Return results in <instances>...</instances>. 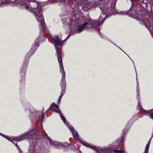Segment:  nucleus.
Segmentation results:
<instances>
[{
  "mask_svg": "<svg viewBox=\"0 0 153 153\" xmlns=\"http://www.w3.org/2000/svg\"><path fill=\"white\" fill-rule=\"evenodd\" d=\"M108 3V0H100L98 2H97L93 6H92V3H84L83 6H85V8H84L85 10L90 9L93 7H96L97 5L99 4L102 6H100V8L102 10V14L99 18L98 22L95 21L92 22H85L81 26H79L78 24L76 23L74 25V27L76 29L78 28V30L77 31L78 33H81L83 29L91 28L94 26L93 24H96V26L99 25L100 24L102 23L103 21L106 18V16H109L114 13L115 9L114 6H111V5H109L108 6L106 5Z\"/></svg>",
  "mask_w": 153,
  "mask_h": 153,
  "instance_id": "1",
  "label": "nucleus"
},
{
  "mask_svg": "<svg viewBox=\"0 0 153 153\" xmlns=\"http://www.w3.org/2000/svg\"><path fill=\"white\" fill-rule=\"evenodd\" d=\"M31 6L30 5L27 6L25 7V8L26 9H28L30 10L33 13H34V16H35L38 22H40L41 25L40 26V28L42 30H46L45 27V23L42 14V9L41 8H39L38 9V11L39 12L38 13L35 11L34 10L36 9V7H37L38 4L37 3L35 2L33 3H31L30 4Z\"/></svg>",
  "mask_w": 153,
  "mask_h": 153,
  "instance_id": "2",
  "label": "nucleus"
},
{
  "mask_svg": "<svg viewBox=\"0 0 153 153\" xmlns=\"http://www.w3.org/2000/svg\"><path fill=\"white\" fill-rule=\"evenodd\" d=\"M56 50L58 55V61L60 65L61 72L63 76L61 82V85L62 88H65V73L64 70L63 66L62 64V58L61 56V52L60 50H59L56 47Z\"/></svg>",
  "mask_w": 153,
  "mask_h": 153,
  "instance_id": "3",
  "label": "nucleus"
},
{
  "mask_svg": "<svg viewBox=\"0 0 153 153\" xmlns=\"http://www.w3.org/2000/svg\"><path fill=\"white\" fill-rule=\"evenodd\" d=\"M33 136L34 135L32 132H29L25 133L19 137H14L13 139L15 140L20 141L25 138L31 139L34 137Z\"/></svg>",
  "mask_w": 153,
  "mask_h": 153,
  "instance_id": "4",
  "label": "nucleus"
},
{
  "mask_svg": "<svg viewBox=\"0 0 153 153\" xmlns=\"http://www.w3.org/2000/svg\"><path fill=\"white\" fill-rule=\"evenodd\" d=\"M79 141L80 143L82 144L84 146H86L87 147H89L94 149V150H96L97 152L98 153H111V152H109V150L108 149H101L100 151V149H97L96 147L90 145L88 144L87 143L84 142L83 141L80 140H79Z\"/></svg>",
  "mask_w": 153,
  "mask_h": 153,
  "instance_id": "5",
  "label": "nucleus"
},
{
  "mask_svg": "<svg viewBox=\"0 0 153 153\" xmlns=\"http://www.w3.org/2000/svg\"><path fill=\"white\" fill-rule=\"evenodd\" d=\"M145 26L150 31L151 29H153V17H151L150 18V20L147 19L144 23Z\"/></svg>",
  "mask_w": 153,
  "mask_h": 153,
  "instance_id": "6",
  "label": "nucleus"
},
{
  "mask_svg": "<svg viewBox=\"0 0 153 153\" xmlns=\"http://www.w3.org/2000/svg\"><path fill=\"white\" fill-rule=\"evenodd\" d=\"M54 106H55L56 108H58V110L57 111H55L56 112L58 113L59 114V115L60 116L62 120H63V121L64 122V123L66 125L68 124V123L66 121L65 118L64 116H62V114L60 112V110L58 108H59V106L57 105H56L55 103L53 102L52 103V106H51V107H53Z\"/></svg>",
  "mask_w": 153,
  "mask_h": 153,
  "instance_id": "7",
  "label": "nucleus"
},
{
  "mask_svg": "<svg viewBox=\"0 0 153 153\" xmlns=\"http://www.w3.org/2000/svg\"><path fill=\"white\" fill-rule=\"evenodd\" d=\"M68 128L70 129L72 132L74 137L76 140H79V135L77 132L75 131L73 127L71 126H69Z\"/></svg>",
  "mask_w": 153,
  "mask_h": 153,
  "instance_id": "8",
  "label": "nucleus"
},
{
  "mask_svg": "<svg viewBox=\"0 0 153 153\" xmlns=\"http://www.w3.org/2000/svg\"><path fill=\"white\" fill-rule=\"evenodd\" d=\"M47 142H49L51 145L55 146L56 148H59L62 145L61 143L59 142L55 141H52L49 138H48V139Z\"/></svg>",
  "mask_w": 153,
  "mask_h": 153,
  "instance_id": "9",
  "label": "nucleus"
},
{
  "mask_svg": "<svg viewBox=\"0 0 153 153\" xmlns=\"http://www.w3.org/2000/svg\"><path fill=\"white\" fill-rule=\"evenodd\" d=\"M54 41L55 43V47H57L58 49L60 50V49L56 46V45H59L61 44V42L59 39V37L57 35L54 36Z\"/></svg>",
  "mask_w": 153,
  "mask_h": 153,
  "instance_id": "10",
  "label": "nucleus"
},
{
  "mask_svg": "<svg viewBox=\"0 0 153 153\" xmlns=\"http://www.w3.org/2000/svg\"><path fill=\"white\" fill-rule=\"evenodd\" d=\"M151 138L150 139V140L148 143L146 145V148H145V152L144 153H148L149 149V144L150 143V141H151Z\"/></svg>",
  "mask_w": 153,
  "mask_h": 153,
  "instance_id": "11",
  "label": "nucleus"
},
{
  "mask_svg": "<svg viewBox=\"0 0 153 153\" xmlns=\"http://www.w3.org/2000/svg\"><path fill=\"white\" fill-rule=\"evenodd\" d=\"M64 91L65 90L63 88H62L61 95L60 96L58 100V101L59 102L61 101L62 96L64 94Z\"/></svg>",
  "mask_w": 153,
  "mask_h": 153,
  "instance_id": "12",
  "label": "nucleus"
},
{
  "mask_svg": "<svg viewBox=\"0 0 153 153\" xmlns=\"http://www.w3.org/2000/svg\"><path fill=\"white\" fill-rule=\"evenodd\" d=\"M114 151L115 153H125L124 151L123 150H114Z\"/></svg>",
  "mask_w": 153,
  "mask_h": 153,
  "instance_id": "13",
  "label": "nucleus"
},
{
  "mask_svg": "<svg viewBox=\"0 0 153 153\" xmlns=\"http://www.w3.org/2000/svg\"><path fill=\"white\" fill-rule=\"evenodd\" d=\"M15 145H16V146L17 147V148L19 149V151L20 153H21L22 151H21V150L20 149L19 146L17 145V144H15Z\"/></svg>",
  "mask_w": 153,
  "mask_h": 153,
  "instance_id": "14",
  "label": "nucleus"
},
{
  "mask_svg": "<svg viewBox=\"0 0 153 153\" xmlns=\"http://www.w3.org/2000/svg\"><path fill=\"white\" fill-rule=\"evenodd\" d=\"M38 46V43H37V44H35V45H33V48L34 47H34H35L36 46Z\"/></svg>",
  "mask_w": 153,
  "mask_h": 153,
  "instance_id": "15",
  "label": "nucleus"
},
{
  "mask_svg": "<svg viewBox=\"0 0 153 153\" xmlns=\"http://www.w3.org/2000/svg\"><path fill=\"white\" fill-rule=\"evenodd\" d=\"M6 138L8 139V140L11 141H12L11 140V138L10 137H7V138Z\"/></svg>",
  "mask_w": 153,
  "mask_h": 153,
  "instance_id": "16",
  "label": "nucleus"
},
{
  "mask_svg": "<svg viewBox=\"0 0 153 153\" xmlns=\"http://www.w3.org/2000/svg\"><path fill=\"white\" fill-rule=\"evenodd\" d=\"M29 1L33 2L35 1V0H28Z\"/></svg>",
  "mask_w": 153,
  "mask_h": 153,
  "instance_id": "17",
  "label": "nucleus"
},
{
  "mask_svg": "<svg viewBox=\"0 0 153 153\" xmlns=\"http://www.w3.org/2000/svg\"><path fill=\"white\" fill-rule=\"evenodd\" d=\"M138 88H139V87H138V83H137V91H138Z\"/></svg>",
  "mask_w": 153,
  "mask_h": 153,
  "instance_id": "18",
  "label": "nucleus"
},
{
  "mask_svg": "<svg viewBox=\"0 0 153 153\" xmlns=\"http://www.w3.org/2000/svg\"><path fill=\"white\" fill-rule=\"evenodd\" d=\"M138 105L140 108L141 105L140 103L139 102H138Z\"/></svg>",
  "mask_w": 153,
  "mask_h": 153,
  "instance_id": "19",
  "label": "nucleus"
},
{
  "mask_svg": "<svg viewBox=\"0 0 153 153\" xmlns=\"http://www.w3.org/2000/svg\"><path fill=\"white\" fill-rule=\"evenodd\" d=\"M70 34L69 35L67 36V38L65 39V40H66V39L68 38L69 37H70Z\"/></svg>",
  "mask_w": 153,
  "mask_h": 153,
  "instance_id": "20",
  "label": "nucleus"
},
{
  "mask_svg": "<svg viewBox=\"0 0 153 153\" xmlns=\"http://www.w3.org/2000/svg\"><path fill=\"white\" fill-rule=\"evenodd\" d=\"M79 153H81L80 151H79Z\"/></svg>",
  "mask_w": 153,
  "mask_h": 153,
  "instance_id": "21",
  "label": "nucleus"
},
{
  "mask_svg": "<svg viewBox=\"0 0 153 153\" xmlns=\"http://www.w3.org/2000/svg\"><path fill=\"white\" fill-rule=\"evenodd\" d=\"M65 1H66V0H65Z\"/></svg>",
  "mask_w": 153,
  "mask_h": 153,
  "instance_id": "22",
  "label": "nucleus"
}]
</instances>
